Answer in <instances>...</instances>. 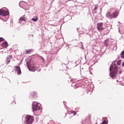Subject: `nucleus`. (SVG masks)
<instances>
[{"label":"nucleus","mask_w":124,"mask_h":124,"mask_svg":"<svg viewBox=\"0 0 124 124\" xmlns=\"http://www.w3.org/2000/svg\"><path fill=\"white\" fill-rule=\"evenodd\" d=\"M121 64V61L119 60L117 63L113 62L110 67V71L112 72L110 73V76L112 78H114L116 77V74L117 72V65H120Z\"/></svg>","instance_id":"nucleus-1"},{"label":"nucleus","mask_w":124,"mask_h":124,"mask_svg":"<svg viewBox=\"0 0 124 124\" xmlns=\"http://www.w3.org/2000/svg\"><path fill=\"white\" fill-rule=\"evenodd\" d=\"M27 65L28 69L35 70L36 69V63L33 59H30L27 62Z\"/></svg>","instance_id":"nucleus-2"},{"label":"nucleus","mask_w":124,"mask_h":124,"mask_svg":"<svg viewBox=\"0 0 124 124\" xmlns=\"http://www.w3.org/2000/svg\"><path fill=\"white\" fill-rule=\"evenodd\" d=\"M34 121V117L31 115H26V124H31Z\"/></svg>","instance_id":"nucleus-3"},{"label":"nucleus","mask_w":124,"mask_h":124,"mask_svg":"<svg viewBox=\"0 0 124 124\" xmlns=\"http://www.w3.org/2000/svg\"><path fill=\"white\" fill-rule=\"evenodd\" d=\"M32 109L34 110H39L41 108L40 104L37 102H34L32 105Z\"/></svg>","instance_id":"nucleus-4"},{"label":"nucleus","mask_w":124,"mask_h":124,"mask_svg":"<svg viewBox=\"0 0 124 124\" xmlns=\"http://www.w3.org/2000/svg\"><path fill=\"white\" fill-rule=\"evenodd\" d=\"M0 15L1 16H8L9 15V11L1 9H0Z\"/></svg>","instance_id":"nucleus-5"},{"label":"nucleus","mask_w":124,"mask_h":124,"mask_svg":"<svg viewBox=\"0 0 124 124\" xmlns=\"http://www.w3.org/2000/svg\"><path fill=\"white\" fill-rule=\"evenodd\" d=\"M19 5L20 7H21V8H23L25 10H29V8H26V5H28V4L24 1H20Z\"/></svg>","instance_id":"nucleus-6"},{"label":"nucleus","mask_w":124,"mask_h":124,"mask_svg":"<svg viewBox=\"0 0 124 124\" xmlns=\"http://www.w3.org/2000/svg\"><path fill=\"white\" fill-rule=\"evenodd\" d=\"M97 29L99 32H101L103 30H104L103 28V23H98L97 24Z\"/></svg>","instance_id":"nucleus-7"},{"label":"nucleus","mask_w":124,"mask_h":124,"mask_svg":"<svg viewBox=\"0 0 124 124\" xmlns=\"http://www.w3.org/2000/svg\"><path fill=\"white\" fill-rule=\"evenodd\" d=\"M15 70L17 72L18 75H21V70L20 66H16V69Z\"/></svg>","instance_id":"nucleus-8"},{"label":"nucleus","mask_w":124,"mask_h":124,"mask_svg":"<svg viewBox=\"0 0 124 124\" xmlns=\"http://www.w3.org/2000/svg\"><path fill=\"white\" fill-rule=\"evenodd\" d=\"M104 45L106 46H108L109 45V39H107L104 42Z\"/></svg>","instance_id":"nucleus-9"},{"label":"nucleus","mask_w":124,"mask_h":124,"mask_svg":"<svg viewBox=\"0 0 124 124\" xmlns=\"http://www.w3.org/2000/svg\"><path fill=\"white\" fill-rule=\"evenodd\" d=\"M2 46L3 48H7V46H8V43L7 42H4L1 45Z\"/></svg>","instance_id":"nucleus-10"},{"label":"nucleus","mask_w":124,"mask_h":124,"mask_svg":"<svg viewBox=\"0 0 124 124\" xmlns=\"http://www.w3.org/2000/svg\"><path fill=\"white\" fill-rule=\"evenodd\" d=\"M119 13V10H117L115 12L112 13V16H118Z\"/></svg>","instance_id":"nucleus-11"},{"label":"nucleus","mask_w":124,"mask_h":124,"mask_svg":"<svg viewBox=\"0 0 124 124\" xmlns=\"http://www.w3.org/2000/svg\"><path fill=\"white\" fill-rule=\"evenodd\" d=\"M31 96L35 97L37 96V93L36 92H32L31 93Z\"/></svg>","instance_id":"nucleus-12"},{"label":"nucleus","mask_w":124,"mask_h":124,"mask_svg":"<svg viewBox=\"0 0 124 124\" xmlns=\"http://www.w3.org/2000/svg\"><path fill=\"white\" fill-rule=\"evenodd\" d=\"M38 20V17L37 16H35V17L32 18V21L34 22H36Z\"/></svg>","instance_id":"nucleus-13"},{"label":"nucleus","mask_w":124,"mask_h":124,"mask_svg":"<svg viewBox=\"0 0 124 124\" xmlns=\"http://www.w3.org/2000/svg\"><path fill=\"white\" fill-rule=\"evenodd\" d=\"M20 21H26V17H21L20 18Z\"/></svg>","instance_id":"nucleus-14"},{"label":"nucleus","mask_w":124,"mask_h":124,"mask_svg":"<svg viewBox=\"0 0 124 124\" xmlns=\"http://www.w3.org/2000/svg\"><path fill=\"white\" fill-rule=\"evenodd\" d=\"M10 62H11V61H10V59H9V58L6 59V64H9Z\"/></svg>","instance_id":"nucleus-15"},{"label":"nucleus","mask_w":124,"mask_h":124,"mask_svg":"<svg viewBox=\"0 0 124 124\" xmlns=\"http://www.w3.org/2000/svg\"><path fill=\"white\" fill-rule=\"evenodd\" d=\"M106 16H112V14H111V12H108L106 14Z\"/></svg>","instance_id":"nucleus-16"},{"label":"nucleus","mask_w":124,"mask_h":124,"mask_svg":"<svg viewBox=\"0 0 124 124\" xmlns=\"http://www.w3.org/2000/svg\"><path fill=\"white\" fill-rule=\"evenodd\" d=\"M121 58L124 59V50L121 52Z\"/></svg>","instance_id":"nucleus-17"},{"label":"nucleus","mask_w":124,"mask_h":124,"mask_svg":"<svg viewBox=\"0 0 124 124\" xmlns=\"http://www.w3.org/2000/svg\"><path fill=\"white\" fill-rule=\"evenodd\" d=\"M32 52L31 50H26V54H30Z\"/></svg>","instance_id":"nucleus-18"},{"label":"nucleus","mask_w":124,"mask_h":124,"mask_svg":"<svg viewBox=\"0 0 124 124\" xmlns=\"http://www.w3.org/2000/svg\"><path fill=\"white\" fill-rule=\"evenodd\" d=\"M72 114H73L74 115H77V112L75 111L72 110L70 111Z\"/></svg>","instance_id":"nucleus-19"},{"label":"nucleus","mask_w":124,"mask_h":124,"mask_svg":"<svg viewBox=\"0 0 124 124\" xmlns=\"http://www.w3.org/2000/svg\"><path fill=\"white\" fill-rule=\"evenodd\" d=\"M96 9H97V6H95L93 9V11L95 12V11H96Z\"/></svg>","instance_id":"nucleus-20"},{"label":"nucleus","mask_w":124,"mask_h":124,"mask_svg":"<svg viewBox=\"0 0 124 124\" xmlns=\"http://www.w3.org/2000/svg\"><path fill=\"white\" fill-rule=\"evenodd\" d=\"M3 41H4V39L0 37V43L3 42Z\"/></svg>","instance_id":"nucleus-21"},{"label":"nucleus","mask_w":124,"mask_h":124,"mask_svg":"<svg viewBox=\"0 0 124 124\" xmlns=\"http://www.w3.org/2000/svg\"><path fill=\"white\" fill-rule=\"evenodd\" d=\"M7 58H9V59H12L13 58V56L12 55L8 56V57H7Z\"/></svg>","instance_id":"nucleus-22"},{"label":"nucleus","mask_w":124,"mask_h":124,"mask_svg":"<svg viewBox=\"0 0 124 124\" xmlns=\"http://www.w3.org/2000/svg\"><path fill=\"white\" fill-rule=\"evenodd\" d=\"M101 124H107V121H106V120H104V121Z\"/></svg>","instance_id":"nucleus-23"},{"label":"nucleus","mask_w":124,"mask_h":124,"mask_svg":"<svg viewBox=\"0 0 124 124\" xmlns=\"http://www.w3.org/2000/svg\"><path fill=\"white\" fill-rule=\"evenodd\" d=\"M8 16H7L6 19L3 20L4 21H6V20L8 19Z\"/></svg>","instance_id":"nucleus-24"},{"label":"nucleus","mask_w":124,"mask_h":124,"mask_svg":"<svg viewBox=\"0 0 124 124\" xmlns=\"http://www.w3.org/2000/svg\"><path fill=\"white\" fill-rule=\"evenodd\" d=\"M122 66H123V67H124V62H123Z\"/></svg>","instance_id":"nucleus-25"},{"label":"nucleus","mask_w":124,"mask_h":124,"mask_svg":"<svg viewBox=\"0 0 124 124\" xmlns=\"http://www.w3.org/2000/svg\"><path fill=\"white\" fill-rule=\"evenodd\" d=\"M5 17H6L5 16H3L2 18H3V19H4Z\"/></svg>","instance_id":"nucleus-26"}]
</instances>
